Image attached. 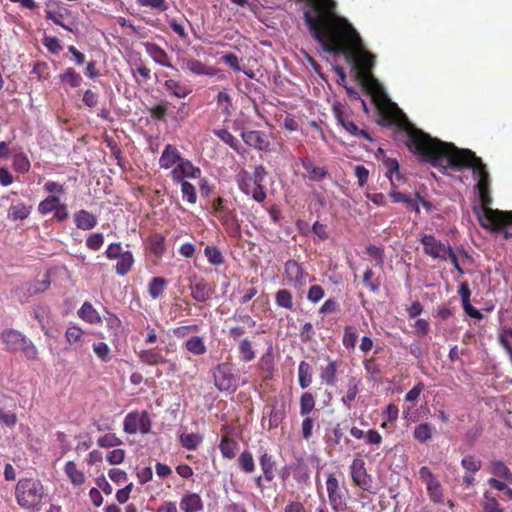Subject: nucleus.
I'll return each instance as SVG.
<instances>
[{
	"label": "nucleus",
	"mask_w": 512,
	"mask_h": 512,
	"mask_svg": "<svg viewBox=\"0 0 512 512\" xmlns=\"http://www.w3.org/2000/svg\"><path fill=\"white\" fill-rule=\"evenodd\" d=\"M373 101L381 116L383 125L397 124L405 134V144L408 149L417 155L423 162L434 167L451 168L455 171L472 169L477 182L475 188L479 194L483 214H479L478 221L485 229L495 221L496 215L492 209V196L490 191V175L486 165L480 157L470 149H461L453 143L443 142L437 138L415 127L408 120L404 119L401 110L393 103L384 92H377L373 95Z\"/></svg>",
	"instance_id": "nucleus-1"
},
{
	"label": "nucleus",
	"mask_w": 512,
	"mask_h": 512,
	"mask_svg": "<svg viewBox=\"0 0 512 512\" xmlns=\"http://www.w3.org/2000/svg\"><path fill=\"white\" fill-rule=\"evenodd\" d=\"M304 22L313 39L325 52L343 55L358 74L367 77L375 65V56L368 52L354 26L337 13L335 0H305Z\"/></svg>",
	"instance_id": "nucleus-2"
},
{
	"label": "nucleus",
	"mask_w": 512,
	"mask_h": 512,
	"mask_svg": "<svg viewBox=\"0 0 512 512\" xmlns=\"http://www.w3.org/2000/svg\"><path fill=\"white\" fill-rule=\"evenodd\" d=\"M44 496V485L39 479L21 478L17 481L15 499L21 509L30 512L38 511Z\"/></svg>",
	"instance_id": "nucleus-3"
},
{
	"label": "nucleus",
	"mask_w": 512,
	"mask_h": 512,
	"mask_svg": "<svg viewBox=\"0 0 512 512\" xmlns=\"http://www.w3.org/2000/svg\"><path fill=\"white\" fill-rule=\"evenodd\" d=\"M211 208V213L220 221L228 234L231 236L240 234L241 226L236 211L227 206V201L224 198H215Z\"/></svg>",
	"instance_id": "nucleus-4"
},
{
	"label": "nucleus",
	"mask_w": 512,
	"mask_h": 512,
	"mask_svg": "<svg viewBox=\"0 0 512 512\" xmlns=\"http://www.w3.org/2000/svg\"><path fill=\"white\" fill-rule=\"evenodd\" d=\"M213 379L219 391H235L237 388V376L229 363H220L213 370Z\"/></svg>",
	"instance_id": "nucleus-5"
},
{
	"label": "nucleus",
	"mask_w": 512,
	"mask_h": 512,
	"mask_svg": "<svg viewBox=\"0 0 512 512\" xmlns=\"http://www.w3.org/2000/svg\"><path fill=\"white\" fill-rule=\"evenodd\" d=\"M123 430L127 434H136L137 432L142 434L149 433L151 430V421L148 413L146 411L129 412L124 418Z\"/></svg>",
	"instance_id": "nucleus-6"
},
{
	"label": "nucleus",
	"mask_w": 512,
	"mask_h": 512,
	"mask_svg": "<svg viewBox=\"0 0 512 512\" xmlns=\"http://www.w3.org/2000/svg\"><path fill=\"white\" fill-rule=\"evenodd\" d=\"M423 245L424 253L433 259L442 261L447 260V253L450 251L451 245L438 240L432 234H424L420 239Z\"/></svg>",
	"instance_id": "nucleus-7"
},
{
	"label": "nucleus",
	"mask_w": 512,
	"mask_h": 512,
	"mask_svg": "<svg viewBox=\"0 0 512 512\" xmlns=\"http://www.w3.org/2000/svg\"><path fill=\"white\" fill-rule=\"evenodd\" d=\"M349 469L353 483L362 490L371 492L372 478L367 473L364 460L361 458H355Z\"/></svg>",
	"instance_id": "nucleus-8"
},
{
	"label": "nucleus",
	"mask_w": 512,
	"mask_h": 512,
	"mask_svg": "<svg viewBox=\"0 0 512 512\" xmlns=\"http://www.w3.org/2000/svg\"><path fill=\"white\" fill-rule=\"evenodd\" d=\"M419 477L425 483L431 501L435 503H442L443 489L432 471L428 467L422 466L419 469Z\"/></svg>",
	"instance_id": "nucleus-9"
},
{
	"label": "nucleus",
	"mask_w": 512,
	"mask_h": 512,
	"mask_svg": "<svg viewBox=\"0 0 512 512\" xmlns=\"http://www.w3.org/2000/svg\"><path fill=\"white\" fill-rule=\"evenodd\" d=\"M326 489L331 508L335 512L342 511L346 506V502L341 492L339 482L333 473H329L327 476Z\"/></svg>",
	"instance_id": "nucleus-10"
},
{
	"label": "nucleus",
	"mask_w": 512,
	"mask_h": 512,
	"mask_svg": "<svg viewBox=\"0 0 512 512\" xmlns=\"http://www.w3.org/2000/svg\"><path fill=\"white\" fill-rule=\"evenodd\" d=\"M333 113L338 122L351 136L366 139L369 142L373 141L372 136L368 131L360 129L353 121L348 119V116L343 112L339 105L333 106Z\"/></svg>",
	"instance_id": "nucleus-11"
},
{
	"label": "nucleus",
	"mask_w": 512,
	"mask_h": 512,
	"mask_svg": "<svg viewBox=\"0 0 512 512\" xmlns=\"http://www.w3.org/2000/svg\"><path fill=\"white\" fill-rule=\"evenodd\" d=\"M267 176L266 168L263 165H258L254 168V182L249 187V193L245 195L251 196L256 202L262 203L265 201L267 194L263 182Z\"/></svg>",
	"instance_id": "nucleus-12"
},
{
	"label": "nucleus",
	"mask_w": 512,
	"mask_h": 512,
	"mask_svg": "<svg viewBox=\"0 0 512 512\" xmlns=\"http://www.w3.org/2000/svg\"><path fill=\"white\" fill-rule=\"evenodd\" d=\"M241 138L246 145L258 151L269 152L270 141L265 132L260 130H249L241 133Z\"/></svg>",
	"instance_id": "nucleus-13"
},
{
	"label": "nucleus",
	"mask_w": 512,
	"mask_h": 512,
	"mask_svg": "<svg viewBox=\"0 0 512 512\" xmlns=\"http://www.w3.org/2000/svg\"><path fill=\"white\" fill-rule=\"evenodd\" d=\"M200 175V168L194 166L190 160L185 158H182L179 164L171 171V177L175 183L185 181L184 178L196 179Z\"/></svg>",
	"instance_id": "nucleus-14"
},
{
	"label": "nucleus",
	"mask_w": 512,
	"mask_h": 512,
	"mask_svg": "<svg viewBox=\"0 0 512 512\" xmlns=\"http://www.w3.org/2000/svg\"><path fill=\"white\" fill-rule=\"evenodd\" d=\"M284 271L287 280L294 286H302L305 284L308 274L304 268L295 260H288L285 263Z\"/></svg>",
	"instance_id": "nucleus-15"
},
{
	"label": "nucleus",
	"mask_w": 512,
	"mask_h": 512,
	"mask_svg": "<svg viewBox=\"0 0 512 512\" xmlns=\"http://www.w3.org/2000/svg\"><path fill=\"white\" fill-rule=\"evenodd\" d=\"M191 297L197 302H206L210 300L215 293L214 285L208 283L204 279H200L189 285Z\"/></svg>",
	"instance_id": "nucleus-16"
},
{
	"label": "nucleus",
	"mask_w": 512,
	"mask_h": 512,
	"mask_svg": "<svg viewBox=\"0 0 512 512\" xmlns=\"http://www.w3.org/2000/svg\"><path fill=\"white\" fill-rule=\"evenodd\" d=\"M145 51L147 54L159 65L175 69V67L170 62V58L167 52L161 48L159 45L155 43L147 42L144 44Z\"/></svg>",
	"instance_id": "nucleus-17"
},
{
	"label": "nucleus",
	"mask_w": 512,
	"mask_h": 512,
	"mask_svg": "<svg viewBox=\"0 0 512 512\" xmlns=\"http://www.w3.org/2000/svg\"><path fill=\"white\" fill-rule=\"evenodd\" d=\"M180 509L183 512H200L204 508L203 500L197 493H185L179 503Z\"/></svg>",
	"instance_id": "nucleus-18"
},
{
	"label": "nucleus",
	"mask_w": 512,
	"mask_h": 512,
	"mask_svg": "<svg viewBox=\"0 0 512 512\" xmlns=\"http://www.w3.org/2000/svg\"><path fill=\"white\" fill-rule=\"evenodd\" d=\"M24 334L15 329H4L0 333V340L5 345V349L10 352L18 351L19 344L23 340Z\"/></svg>",
	"instance_id": "nucleus-19"
},
{
	"label": "nucleus",
	"mask_w": 512,
	"mask_h": 512,
	"mask_svg": "<svg viewBox=\"0 0 512 512\" xmlns=\"http://www.w3.org/2000/svg\"><path fill=\"white\" fill-rule=\"evenodd\" d=\"M181 159L179 150L175 146L167 144L160 156L159 165L162 169H170L174 165H178Z\"/></svg>",
	"instance_id": "nucleus-20"
},
{
	"label": "nucleus",
	"mask_w": 512,
	"mask_h": 512,
	"mask_svg": "<svg viewBox=\"0 0 512 512\" xmlns=\"http://www.w3.org/2000/svg\"><path fill=\"white\" fill-rule=\"evenodd\" d=\"M350 434L355 439H365V443L370 446L379 447L382 443V436L376 429H369L368 431H363L362 429L353 426L350 429Z\"/></svg>",
	"instance_id": "nucleus-21"
},
{
	"label": "nucleus",
	"mask_w": 512,
	"mask_h": 512,
	"mask_svg": "<svg viewBox=\"0 0 512 512\" xmlns=\"http://www.w3.org/2000/svg\"><path fill=\"white\" fill-rule=\"evenodd\" d=\"M75 226L81 230H92L97 225V217L91 212L81 209L74 213Z\"/></svg>",
	"instance_id": "nucleus-22"
},
{
	"label": "nucleus",
	"mask_w": 512,
	"mask_h": 512,
	"mask_svg": "<svg viewBox=\"0 0 512 512\" xmlns=\"http://www.w3.org/2000/svg\"><path fill=\"white\" fill-rule=\"evenodd\" d=\"M301 164L311 181L320 182L328 176V170L325 167L316 166L310 158L301 159Z\"/></svg>",
	"instance_id": "nucleus-23"
},
{
	"label": "nucleus",
	"mask_w": 512,
	"mask_h": 512,
	"mask_svg": "<svg viewBox=\"0 0 512 512\" xmlns=\"http://www.w3.org/2000/svg\"><path fill=\"white\" fill-rule=\"evenodd\" d=\"M167 93L176 98H185L192 93V88L179 80L167 79L164 82Z\"/></svg>",
	"instance_id": "nucleus-24"
},
{
	"label": "nucleus",
	"mask_w": 512,
	"mask_h": 512,
	"mask_svg": "<svg viewBox=\"0 0 512 512\" xmlns=\"http://www.w3.org/2000/svg\"><path fill=\"white\" fill-rule=\"evenodd\" d=\"M77 315L80 319L92 325H98L102 322L100 314L88 301H85L82 304V306L77 311Z\"/></svg>",
	"instance_id": "nucleus-25"
},
{
	"label": "nucleus",
	"mask_w": 512,
	"mask_h": 512,
	"mask_svg": "<svg viewBox=\"0 0 512 512\" xmlns=\"http://www.w3.org/2000/svg\"><path fill=\"white\" fill-rule=\"evenodd\" d=\"M140 362L149 366H156L166 363L165 356L154 349H142L137 352Z\"/></svg>",
	"instance_id": "nucleus-26"
},
{
	"label": "nucleus",
	"mask_w": 512,
	"mask_h": 512,
	"mask_svg": "<svg viewBox=\"0 0 512 512\" xmlns=\"http://www.w3.org/2000/svg\"><path fill=\"white\" fill-rule=\"evenodd\" d=\"M489 472L496 478L512 484V471L502 460H491L489 462Z\"/></svg>",
	"instance_id": "nucleus-27"
},
{
	"label": "nucleus",
	"mask_w": 512,
	"mask_h": 512,
	"mask_svg": "<svg viewBox=\"0 0 512 512\" xmlns=\"http://www.w3.org/2000/svg\"><path fill=\"white\" fill-rule=\"evenodd\" d=\"M258 369L264 380H269L274 372V356L271 349H268L258 362Z\"/></svg>",
	"instance_id": "nucleus-28"
},
{
	"label": "nucleus",
	"mask_w": 512,
	"mask_h": 512,
	"mask_svg": "<svg viewBox=\"0 0 512 512\" xmlns=\"http://www.w3.org/2000/svg\"><path fill=\"white\" fill-rule=\"evenodd\" d=\"M337 369V361L328 359V364L320 368V378L322 382L328 386H334L337 383Z\"/></svg>",
	"instance_id": "nucleus-29"
},
{
	"label": "nucleus",
	"mask_w": 512,
	"mask_h": 512,
	"mask_svg": "<svg viewBox=\"0 0 512 512\" xmlns=\"http://www.w3.org/2000/svg\"><path fill=\"white\" fill-rule=\"evenodd\" d=\"M65 340L70 348L77 349L83 345L84 331L78 325H71L65 331Z\"/></svg>",
	"instance_id": "nucleus-30"
},
{
	"label": "nucleus",
	"mask_w": 512,
	"mask_h": 512,
	"mask_svg": "<svg viewBox=\"0 0 512 512\" xmlns=\"http://www.w3.org/2000/svg\"><path fill=\"white\" fill-rule=\"evenodd\" d=\"M148 249L152 255L161 258L166 252L165 237L160 233H154L147 239Z\"/></svg>",
	"instance_id": "nucleus-31"
},
{
	"label": "nucleus",
	"mask_w": 512,
	"mask_h": 512,
	"mask_svg": "<svg viewBox=\"0 0 512 512\" xmlns=\"http://www.w3.org/2000/svg\"><path fill=\"white\" fill-rule=\"evenodd\" d=\"M32 206L23 202L12 204L7 210L8 219L11 221H23L27 219L31 213Z\"/></svg>",
	"instance_id": "nucleus-32"
},
{
	"label": "nucleus",
	"mask_w": 512,
	"mask_h": 512,
	"mask_svg": "<svg viewBox=\"0 0 512 512\" xmlns=\"http://www.w3.org/2000/svg\"><path fill=\"white\" fill-rule=\"evenodd\" d=\"M64 473L73 486H82L86 481L84 472L77 468L74 461H68L65 464Z\"/></svg>",
	"instance_id": "nucleus-33"
},
{
	"label": "nucleus",
	"mask_w": 512,
	"mask_h": 512,
	"mask_svg": "<svg viewBox=\"0 0 512 512\" xmlns=\"http://www.w3.org/2000/svg\"><path fill=\"white\" fill-rule=\"evenodd\" d=\"M259 464L261 466L264 479L268 482H271L275 477L276 466V462L273 459V456L265 451L259 457Z\"/></svg>",
	"instance_id": "nucleus-34"
},
{
	"label": "nucleus",
	"mask_w": 512,
	"mask_h": 512,
	"mask_svg": "<svg viewBox=\"0 0 512 512\" xmlns=\"http://www.w3.org/2000/svg\"><path fill=\"white\" fill-rule=\"evenodd\" d=\"M185 64V68L195 75H213L214 69L212 67L207 66L205 63L201 62L195 58H186L183 60Z\"/></svg>",
	"instance_id": "nucleus-35"
},
{
	"label": "nucleus",
	"mask_w": 512,
	"mask_h": 512,
	"mask_svg": "<svg viewBox=\"0 0 512 512\" xmlns=\"http://www.w3.org/2000/svg\"><path fill=\"white\" fill-rule=\"evenodd\" d=\"M489 213L495 214V221L487 226V230L500 231L508 225H512V211H490Z\"/></svg>",
	"instance_id": "nucleus-36"
},
{
	"label": "nucleus",
	"mask_w": 512,
	"mask_h": 512,
	"mask_svg": "<svg viewBox=\"0 0 512 512\" xmlns=\"http://www.w3.org/2000/svg\"><path fill=\"white\" fill-rule=\"evenodd\" d=\"M119 261L115 265V272L119 276H125L127 275L134 264V256L131 251L127 250L124 251V253L118 257Z\"/></svg>",
	"instance_id": "nucleus-37"
},
{
	"label": "nucleus",
	"mask_w": 512,
	"mask_h": 512,
	"mask_svg": "<svg viewBox=\"0 0 512 512\" xmlns=\"http://www.w3.org/2000/svg\"><path fill=\"white\" fill-rule=\"evenodd\" d=\"M219 449L224 458L233 459L239 449V444L227 434L222 436Z\"/></svg>",
	"instance_id": "nucleus-38"
},
{
	"label": "nucleus",
	"mask_w": 512,
	"mask_h": 512,
	"mask_svg": "<svg viewBox=\"0 0 512 512\" xmlns=\"http://www.w3.org/2000/svg\"><path fill=\"white\" fill-rule=\"evenodd\" d=\"M480 506L483 512H505L498 499L488 491L484 492Z\"/></svg>",
	"instance_id": "nucleus-39"
},
{
	"label": "nucleus",
	"mask_w": 512,
	"mask_h": 512,
	"mask_svg": "<svg viewBox=\"0 0 512 512\" xmlns=\"http://www.w3.org/2000/svg\"><path fill=\"white\" fill-rule=\"evenodd\" d=\"M238 353L240 361L249 363L256 357V351L253 348L252 342L248 338H243L238 344Z\"/></svg>",
	"instance_id": "nucleus-40"
},
{
	"label": "nucleus",
	"mask_w": 512,
	"mask_h": 512,
	"mask_svg": "<svg viewBox=\"0 0 512 512\" xmlns=\"http://www.w3.org/2000/svg\"><path fill=\"white\" fill-rule=\"evenodd\" d=\"M18 351H21L23 356L28 361H37L39 359V351L36 345L27 338L25 335L23 336V340L21 344H19Z\"/></svg>",
	"instance_id": "nucleus-41"
},
{
	"label": "nucleus",
	"mask_w": 512,
	"mask_h": 512,
	"mask_svg": "<svg viewBox=\"0 0 512 512\" xmlns=\"http://www.w3.org/2000/svg\"><path fill=\"white\" fill-rule=\"evenodd\" d=\"M312 367L306 361H301L298 366V382L302 389H306L312 384Z\"/></svg>",
	"instance_id": "nucleus-42"
},
{
	"label": "nucleus",
	"mask_w": 512,
	"mask_h": 512,
	"mask_svg": "<svg viewBox=\"0 0 512 512\" xmlns=\"http://www.w3.org/2000/svg\"><path fill=\"white\" fill-rule=\"evenodd\" d=\"M62 84L70 88H77L82 83L81 75L72 67L66 68L63 73L59 75Z\"/></svg>",
	"instance_id": "nucleus-43"
},
{
	"label": "nucleus",
	"mask_w": 512,
	"mask_h": 512,
	"mask_svg": "<svg viewBox=\"0 0 512 512\" xmlns=\"http://www.w3.org/2000/svg\"><path fill=\"white\" fill-rule=\"evenodd\" d=\"M185 349L193 355L200 356L206 353L207 347L201 336H192L184 343Z\"/></svg>",
	"instance_id": "nucleus-44"
},
{
	"label": "nucleus",
	"mask_w": 512,
	"mask_h": 512,
	"mask_svg": "<svg viewBox=\"0 0 512 512\" xmlns=\"http://www.w3.org/2000/svg\"><path fill=\"white\" fill-rule=\"evenodd\" d=\"M61 203L59 196L49 195L38 204L37 210L41 215H48L54 212Z\"/></svg>",
	"instance_id": "nucleus-45"
},
{
	"label": "nucleus",
	"mask_w": 512,
	"mask_h": 512,
	"mask_svg": "<svg viewBox=\"0 0 512 512\" xmlns=\"http://www.w3.org/2000/svg\"><path fill=\"white\" fill-rule=\"evenodd\" d=\"M316 406V398L311 392H304L299 399V413L300 415L311 414Z\"/></svg>",
	"instance_id": "nucleus-46"
},
{
	"label": "nucleus",
	"mask_w": 512,
	"mask_h": 512,
	"mask_svg": "<svg viewBox=\"0 0 512 512\" xmlns=\"http://www.w3.org/2000/svg\"><path fill=\"white\" fill-rule=\"evenodd\" d=\"M237 463L241 471L246 474H251L256 469L253 455L249 450H244L241 452L237 459Z\"/></svg>",
	"instance_id": "nucleus-47"
},
{
	"label": "nucleus",
	"mask_w": 512,
	"mask_h": 512,
	"mask_svg": "<svg viewBox=\"0 0 512 512\" xmlns=\"http://www.w3.org/2000/svg\"><path fill=\"white\" fill-rule=\"evenodd\" d=\"M168 282L163 277H154L148 285V293L152 299H158L164 293Z\"/></svg>",
	"instance_id": "nucleus-48"
},
{
	"label": "nucleus",
	"mask_w": 512,
	"mask_h": 512,
	"mask_svg": "<svg viewBox=\"0 0 512 512\" xmlns=\"http://www.w3.org/2000/svg\"><path fill=\"white\" fill-rule=\"evenodd\" d=\"M363 366L369 380L378 381L380 379L381 368L375 357L365 359Z\"/></svg>",
	"instance_id": "nucleus-49"
},
{
	"label": "nucleus",
	"mask_w": 512,
	"mask_h": 512,
	"mask_svg": "<svg viewBox=\"0 0 512 512\" xmlns=\"http://www.w3.org/2000/svg\"><path fill=\"white\" fill-rule=\"evenodd\" d=\"M236 182L238 185L239 190L246 194L249 193V187L254 182V172L250 173L245 169H241L236 174Z\"/></svg>",
	"instance_id": "nucleus-50"
},
{
	"label": "nucleus",
	"mask_w": 512,
	"mask_h": 512,
	"mask_svg": "<svg viewBox=\"0 0 512 512\" xmlns=\"http://www.w3.org/2000/svg\"><path fill=\"white\" fill-rule=\"evenodd\" d=\"M215 136H217L221 141H223L225 144H227L231 149H233L236 152H240V142L239 140L233 136L228 130L226 129H217L214 130Z\"/></svg>",
	"instance_id": "nucleus-51"
},
{
	"label": "nucleus",
	"mask_w": 512,
	"mask_h": 512,
	"mask_svg": "<svg viewBox=\"0 0 512 512\" xmlns=\"http://www.w3.org/2000/svg\"><path fill=\"white\" fill-rule=\"evenodd\" d=\"M433 434V427L429 423H421L413 430V437L420 443H425L431 439Z\"/></svg>",
	"instance_id": "nucleus-52"
},
{
	"label": "nucleus",
	"mask_w": 512,
	"mask_h": 512,
	"mask_svg": "<svg viewBox=\"0 0 512 512\" xmlns=\"http://www.w3.org/2000/svg\"><path fill=\"white\" fill-rule=\"evenodd\" d=\"M202 440V436L196 433H183L179 437L181 445L187 450H196Z\"/></svg>",
	"instance_id": "nucleus-53"
},
{
	"label": "nucleus",
	"mask_w": 512,
	"mask_h": 512,
	"mask_svg": "<svg viewBox=\"0 0 512 512\" xmlns=\"http://www.w3.org/2000/svg\"><path fill=\"white\" fill-rule=\"evenodd\" d=\"M461 466L466 472L475 474L480 471L482 467V461L472 454L465 455L461 460Z\"/></svg>",
	"instance_id": "nucleus-54"
},
{
	"label": "nucleus",
	"mask_w": 512,
	"mask_h": 512,
	"mask_svg": "<svg viewBox=\"0 0 512 512\" xmlns=\"http://www.w3.org/2000/svg\"><path fill=\"white\" fill-rule=\"evenodd\" d=\"M51 284L50 276L48 273L44 275V278L39 281H34L29 284V287L27 289L28 296H34L39 293H42L49 289Z\"/></svg>",
	"instance_id": "nucleus-55"
},
{
	"label": "nucleus",
	"mask_w": 512,
	"mask_h": 512,
	"mask_svg": "<svg viewBox=\"0 0 512 512\" xmlns=\"http://www.w3.org/2000/svg\"><path fill=\"white\" fill-rule=\"evenodd\" d=\"M276 305L288 310L293 309V296L292 293L287 289H280L275 295Z\"/></svg>",
	"instance_id": "nucleus-56"
},
{
	"label": "nucleus",
	"mask_w": 512,
	"mask_h": 512,
	"mask_svg": "<svg viewBox=\"0 0 512 512\" xmlns=\"http://www.w3.org/2000/svg\"><path fill=\"white\" fill-rule=\"evenodd\" d=\"M216 100L218 107L221 109V112L226 117H230L233 108L231 96L227 92L221 91L218 93Z\"/></svg>",
	"instance_id": "nucleus-57"
},
{
	"label": "nucleus",
	"mask_w": 512,
	"mask_h": 512,
	"mask_svg": "<svg viewBox=\"0 0 512 512\" xmlns=\"http://www.w3.org/2000/svg\"><path fill=\"white\" fill-rule=\"evenodd\" d=\"M170 103L167 100L160 101L157 105L149 109L151 117L158 121H165L168 115Z\"/></svg>",
	"instance_id": "nucleus-58"
},
{
	"label": "nucleus",
	"mask_w": 512,
	"mask_h": 512,
	"mask_svg": "<svg viewBox=\"0 0 512 512\" xmlns=\"http://www.w3.org/2000/svg\"><path fill=\"white\" fill-rule=\"evenodd\" d=\"M359 383H360V381L355 378H352L349 381V385H348L346 394L342 397L343 404L348 408L351 407V403L356 399V396L359 392V388H358Z\"/></svg>",
	"instance_id": "nucleus-59"
},
{
	"label": "nucleus",
	"mask_w": 512,
	"mask_h": 512,
	"mask_svg": "<svg viewBox=\"0 0 512 512\" xmlns=\"http://www.w3.org/2000/svg\"><path fill=\"white\" fill-rule=\"evenodd\" d=\"M204 255L208 262L214 266L222 265L225 261L224 256L216 246H206L204 249Z\"/></svg>",
	"instance_id": "nucleus-60"
},
{
	"label": "nucleus",
	"mask_w": 512,
	"mask_h": 512,
	"mask_svg": "<svg viewBox=\"0 0 512 512\" xmlns=\"http://www.w3.org/2000/svg\"><path fill=\"white\" fill-rule=\"evenodd\" d=\"M303 417L301 423V436L305 440H309L313 435V428L316 423V418L311 414L301 415Z\"/></svg>",
	"instance_id": "nucleus-61"
},
{
	"label": "nucleus",
	"mask_w": 512,
	"mask_h": 512,
	"mask_svg": "<svg viewBox=\"0 0 512 512\" xmlns=\"http://www.w3.org/2000/svg\"><path fill=\"white\" fill-rule=\"evenodd\" d=\"M357 338L358 334L355 327L346 326L344 328L342 343L346 349H354L357 342Z\"/></svg>",
	"instance_id": "nucleus-62"
},
{
	"label": "nucleus",
	"mask_w": 512,
	"mask_h": 512,
	"mask_svg": "<svg viewBox=\"0 0 512 512\" xmlns=\"http://www.w3.org/2000/svg\"><path fill=\"white\" fill-rule=\"evenodd\" d=\"M31 168L30 161L24 153H18L13 158V169L19 173H27Z\"/></svg>",
	"instance_id": "nucleus-63"
},
{
	"label": "nucleus",
	"mask_w": 512,
	"mask_h": 512,
	"mask_svg": "<svg viewBox=\"0 0 512 512\" xmlns=\"http://www.w3.org/2000/svg\"><path fill=\"white\" fill-rule=\"evenodd\" d=\"M92 347L94 353L102 362L107 363L111 360V351L105 342L93 343Z\"/></svg>",
	"instance_id": "nucleus-64"
}]
</instances>
